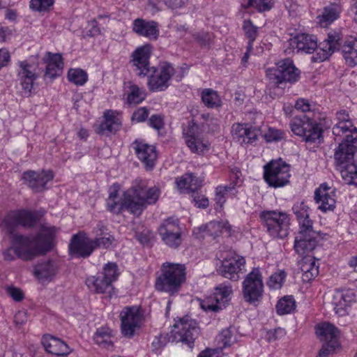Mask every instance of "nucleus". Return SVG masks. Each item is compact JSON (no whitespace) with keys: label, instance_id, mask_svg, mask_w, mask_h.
<instances>
[{"label":"nucleus","instance_id":"28","mask_svg":"<svg viewBox=\"0 0 357 357\" xmlns=\"http://www.w3.org/2000/svg\"><path fill=\"white\" fill-rule=\"evenodd\" d=\"M137 158L144 164L147 169H152L158 158L155 147L146 143L144 140L136 139L132 143Z\"/></svg>","mask_w":357,"mask_h":357},{"label":"nucleus","instance_id":"17","mask_svg":"<svg viewBox=\"0 0 357 357\" xmlns=\"http://www.w3.org/2000/svg\"><path fill=\"white\" fill-rule=\"evenodd\" d=\"M144 319L143 312L139 307L127 306L120 313L121 333L127 337H132L139 329Z\"/></svg>","mask_w":357,"mask_h":357},{"label":"nucleus","instance_id":"8","mask_svg":"<svg viewBox=\"0 0 357 357\" xmlns=\"http://www.w3.org/2000/svg\"><path fill=\"white\" fill-rule=\"evenodd\" d=\"M300 230L294 240V250L303 255L313 250L317 243V233L313 229V222L310 216L298 220Z\"/></svg>","mask_w":357,"mask_h":357},{"label":"nucleus","instance_id":"10","mask_svg":"<svg viewBox=\"0 0 357 357\" xmlns=\"http://www.w3.org/2000/svg\"><path fill=\"white\" fill-rule=\"evenodd\" d=\"M264 170V180L271 187L281 188L289 183L290 166L281 160H271Z\"/></svg>","mask_w":357,"mask_h":357},{"label":"nucleus","instance_id":"57","mask_svg":"<svg viewBox=\"0 0 357 357\" xmlns=\"http://www.w3.org/2000/svg\"><path fill=\"white\" fill-rule=\"evenodd\" d=\"M149 4L156 6L160 2H163L168 8L177 9L185 6L189 0H148Z\"/></svg>","mask_w":357,"mask_h":357},{"label":"nucleus","instance_id":"11","mask_svg":"<svg viewBox=\"0 0 357 357\" xmlns=\"http://www.w3.org/2000/svg\"><path fill=\"white\" fill-rule=\"evenodd\" d=\"M219 259L220 265L217 270L218 273L225 278L234 281L238 280L240 278L238 273L245 264V258L229 250L221 251Z\"/></svg>","mask_w":357,"mask_h":357},{"label":"nucleus","instance_id":"63","mask_svg":"<svg viewBox=\"0 0 357 357\" xmlns=\"http://www.w3.org/2000/svg\"><path fill=\"white\" fill-rule=\"evenodd\" d=\"M149 125L157 130H160L164 126L163 116L160 114L152 115L149 120Z\"/></svg>","mask_w":357,"mask_h":357},{"label":"nucleus","instance_id":"33","mask_svg":"<svg viewBox=\"0 0 357 357\" xmlns=\"http://www.w3.org/2000/svg\"><path fill=\"white\" fill-rule=\"evenodd\" d=\"M317 335L324 344H328L332 349H337L340 347L339 338L340 331L334 325L330 323H323L317 327Z\"/></svg>","mask_w":357,"mask_h":357},{"label":"nucleus","instance_id":"46","mask_svg":"<svg viewBox=\"0 0 357 357\" xmlns=\"http://www.w3.org/2000/svg\"><path fill=\"white\" fill-rule=\"evenodd\" d=\"M146 97V90L135 84L130 83L126 98L129 105H138Z\"/></svg>","mask_w":357,"mask_h":357},{"label":"nucleus","instance_id":"7","mask_svg":"<svg viewBox=\"0 0 357 357\" xmlns=\"http://www.w3.org/2000/svg\"><path fill=\"white\" fill-rule=\"evenodd\" d=\"M266 231L273 238H284L289 234L290 218L283 211H264L260 213Z\"/></svg>","mask_w":357,"mask_h":357},{"label":"nucleus","instance_id":"48","mask_svg":"<svg viewBox=\"0 0 357 357\" xmlns=\"http://www.w3.org/2000/svg\"><path fill=\"white\" fill-rule=\"evenodd\" d=\"M296 307V302L292 296H286L278 301L276 305V312L280 315L292 312Z\"/></svg>","mask_w":357,"mask_h":357},{"label":"nucleus","instance_id":"23","mask_svg":"<svg viewBox=\"0 0 357 357\" xmlns=\"http://www.w3.org/2000/svg\"><path fill=\"white\" fill-rule=\"evenodd\" d=\"M103 120L96 126L97 134L110 136L118 132L122 126V119L119 112L107 109L104 112Z\"/></svg>","mask_w":357,"mask_h":357},{"label":"nucleus","instance_id":"12","mask_svg":"<svg viewBox=\"0 0 357 357\" xmlns=\"http://www.w3.org/2000/svg\"><path fill=\"white\" fill-rule=\"evenodd\" d=\"M242 293L244 301L255 305L263 296L264 283L262 275L259 268H254L242 282Z\"/></svg>","mask_w":357,"mask_h":357},{"label":"nucleus","instance_id":"24","mask_svg":"<svg viewBox=\"0 0 357 357\" xmlns=\"http://www.w3.org/2000/svg\"><path fill=\"white\" fill-rule=\"evenodd\" d=\"M54 178L50 170H43L40 172L29 170L22 174V179L29 188L35 192H41L46 188V184Z\"/></svg>","mask_w":357,"mask_h":357},{"label":"nucleus","instance_id":"9","mask_svg":"<svg viewBox=\"0 0 357 357\" xmlns=\"http://www.w3.org/2000/svg\"><path fill=\"white\" fill-rule=\"evenodd\" d=\"M289 126L294 134L303 137L307 142H316L322 137V129L319 124L305 114L294 117Z\"/></svg>","mask_w":357,"mask_h":357},{"label":"nucleus","instance_id":"25","mask_svg":"<svg viewBox=\"0 0 357 357\" xmlns=\"http://www.w3.org/2000/svg\"><path fill=\"white\" fill-rule=\"evenodd\" d=\"M183 135L185 144L192 153L201 154L209 150L210 144L199 137L198 126L195 123H190L183 130Z\"/></svg>","mask_w":357,"mask_h":357},{"label":"nucleus","instance_id":"35","mask_svg":"<svg viewBox=\"0 0 357 357\" xmlns=\"http://www.w3.org/2000/svg\"><path fill=\"white\" fill-rule=\"evenodd\" d=\"M132 31L139 36L156 39L159 35L158 24L153 20L137 18L132 22Z\"/></svg>","mask_w":357,"mask_h":357},{"label":"nucleus","instance_id":"14","mask_svg":"<svg viewBox=\"0 0 357 357\" xmlns=\"http://www.w3.org/2000/svg\"><path fill=\"white\" fill-rule=\"evenodd\" d=\"M172 334L174 341L181 342L192 349L195 340L199 335V328L195 320L185 316L174 324Z\"/></svg>","mask_w":357,"mask_h":357},{"label":"nucleus","instance_id":"34","mask_svg":"<svg viewBox=\"0 0 357 357\" xmlns=\"http://www.w3.org/2000/svg\"><path fill=\"white\" fill-rule=\"evenodd\" d=\"M43 60L46 63V69L44 74L45 79H49L52 80L61 74L63 63L60 54L47 52Z\"/></svg>","mask_w":357,"mask_h":357},{"label":"nucleus","instance_id":"61","mask_svg":"<svg viewBox=\"0 0 357 357\" xmlns=\"http://www.w3.org/2000/svg\"><path fill=\"white\" fill-rule=\"evenodd\" d=\"M191 197L195 205L198 208H206L208 206L209 202L205 195L197 192L191 195Z\"/></svg>","mask_w":357,"mask_h":357},{"label":"nucleus","instance_id":"49","mask_svg":"<svg viewBox=\"0 0 357 357\" xmlns=\"http://www.w3.org/2000/svg\"><path fill=\"white\" fill-rule=\"evenodd\" d=\"M223 224L218 221H211L205 225L199 227V230L203 233V236H208L215 238L222 234Z\"/></svg>","mask_w":357,"mask_h":357},{"label":"nucleus","instance_id":"4","mask_svg":"<svg viewBox=\"0 0 357 357\" xmlns=\"http://www.w3.org/2000/svg\"><path fill=\"white\" fill-rule=\"evenodd\" d=\"M119 275L118 265L114 262H108L103 266L101 271L89 276L85 283L89 289L95 294H110L114 289L113 283L118 280Z\"/></svg>","mask_w":357,"mask_h":357},{"label":"nucleus","instance_id":"2","mask_svg":"<svg viewBox=\"0 0 357 357\" xmlns=\"http://www.w3.org/2000/svg\"><path fill=\"white\" fill-rule=\"evenodd\" d=\"M186 280L185 264L165 261L162 264L160 273L155 279V288L158 291L175 296L181 290Z\"/></svg>","mask_w":357,"mask_h":357},{"label":"nucleus","instance_id":"55","mask_svg":"<svg viewBox=\"0 0 357 357\" xmlns=\"http://www.w3.org/2000/svg\"><path fill=\"white\" fill-rule=\"evenodd\" d=\"M248 6L256 8L259 12L270 10L274 6L273 0H248Z\"/></svg>","mask_w":357,"mask_h":357},{"label":"nucleus","instance_id":"47","mask_svg":"<svg viewBox=\"0 0 357 357\" xmlns=\"http://www.w3.org/2000/svg\"><path fill=\"white\" fill-rule=\"evenodd\" d=\"M70 82L76 86H83L88 80L87 73L81 68H70L67 74Z\"/></svg>","mask_w":357,"mask_h":357},{"label":"nucleus","instance_id":"19","mask_svg":"<svg viewBox=\"0 0 357 357\" xmlns=\"http://www.w3.org/2000/svg\"><path fill=\"white\" fill-rule=\"evenodd\" d=\"M338 146L335 149L334 159L337 166H342L354 161V155L357 152V135L347 137H334Z\"/></svg>","mask_w":357,"mask_h":357},{"label":"nucleus","instance_id":"21","mask_svg":"<svg viewBox=\"0 0 357 357\" xmlns=\"http://www.w3.org/2000/svg\"><path fill=\"white\" fill-rule=\"evenodd\" d=\"M356 301L355 292L351 289H337L334 291L332 305L335 312L339 316H345Z\"/></svg>","mask_w":357,"mask_h":357},{"label":"nucleus","instance_id":"60","mask_svg":"<svg viewBox=\"0 0 357 357\" xmlns=\"http://www.w3.org/2000/svg\"><path fill=\"white\" fill-rule=\"evenodd\" d=\"M167 335L160 334L155 336L151 343L153 351L158 354L162 347H164L167 342Z\"/></svg>","mask_w":357,"mask_h":357},{"label":"nucleus","instance_id":"41","mask_svg":"<svg viewBox=\"0 0 357 357\" xmlns=\"http://www.w3.org/2000/svg\"><path fill=\"white\" fill-rule=\"evenodd\" d=\"M176 186L180 190H184L191 195L199 192L202 187V181L192 174H185L176 181Z\"/></svg>","mask_w":357,"mask_h":357},{"label":"nucleus","instance_id":"53","mask_svg":"<svg viewBox=\"0 0 357 357\" xmlns=\"http://www.w3.org/2000/svg\"><path fill=\"white\" fill-rule=\"evenodd\" d=\"M229 193L232 197V191L230 187L226 185H219L215 188V202L220 210H222L227 199L226 195Z\"/></svg>","mask_w":357,"mask_h":357},{"label":"nucleus","instance_id":"32","mask_svg":"<svg viewBox=\"0 0 357 357\" xmlns=\"http://www.w3.org/2000/svg\"><path fill=\"white\" fill-rule=\"evenodd\" d=\"M59 230V228L47 222H41L40 224L36 240L40 246L42 252L45 253L51 249L53 241Z\"/></svg>","mask_w":357,"mask_h":357},{"label":"nucleus","instance_id":"30","mask_svg":"<svg viewBox=\"0 0 357 357\" xmlns=\"http://www.w3.org/2000/svg\"><path fill=\"white\" fill-rule=\"evenodd\" d=\"M335 190L321 184L315 190L314 199L319 204V209L323 212L333 211L335 207Z\"/></svg>","mask_w":357,"mask_h":357},{"label":"nucleus","instance_id":"26","mask_svg":"<svg viewBox=\"0 0 357 357\" xmlns=\"http://www.w3.org/2000/svg\"><path fill=\"white\" fill-rule=\"evenodd\" d=\"M337 123L333 127L334 137H347L349 135H357V128L354 126L352 120L345 109H341L336 113Z\"/></svg>","mask_w":357,"mask_h":357},{"label":"nucleus","instance_id":"38","mask_svg":"<svg viewBox=\"0 0 357 357\" xmlns=\"http://www.w3.org/2000/svg\"><path fill=\"white\" fill-rule=\"evenodd\" d=\"M56 272L57 266L52 260L42 261L34 268L35 276L42 282L50 281L56 275Z\"/></svg>","mask_w":357,"mask_h":357},{"label":"nucleus","instance_id":"39","mask_svg":"<svg viewBox=\"0 0 357 357\" xmlns=\"http://www.w3.org/2000/svg\"><path fill=\"white\" fill-rule=\"evenodd\" d=\"M300 268L302 272V280L309 282L314 279L319 274V264L311 257H304L300 262Z\"/></svg>","mask_w":357,"mask_h":357},{"label":"nucleus","instance_id":"36","mask_svg":"<svg viewBox=\"0 0 357 357\" xmlns=\"http://www.w3.org/2000/svg\"><path fill=\"white\" fill-rule=\"evenodd\" d=\"M42 344L47 352L56 356H66L70 353V348L63 341L50 335L43 337Z\"/></svg>","mask_w":357,"mask_h":357},{"label":"nucleus","instance_id":"16","mask_svg":"<svg viewBox=\"0 0 357 357\" xmlns=\"http://www.w3.org/2000/svg\"><path fill=\"white\" fill-rule=\"evenodd\" d=\"M233 289L230 284H220L215 288L213 294L201 301V307L207 312H218L230 301Z\"/></svg>","mask_w":357,"mask_h":357},{"label":"nucleus","instance_id":"44","mask_svg":"<svg viewBox=\"0 0 357 357\" xmlns=\"http://www.w3.org/2000/svg\"><path fill=\"white\" fill-rule=\"evenodd\" d=\"M93 340L103 348L107 349L113 348L112 330L107 327L98 328L94 334Z\"/></svg>","mask_w":357,"mask_h":357},{"label":"nucleus","instance_id":"1","mask_svg":"<svg viewBox=\"0 0 357 357\" xmlns=\"http://www.w3.org/2000/svg\"><path fill=\"white\" fill-rule=\"evenodd\" d=\"M340 49L347 64L351 67L357 66V40L350 37L342 44L340 31H331L328 33L327 38L320 43L317 54L312 56V61L317 63L324 61Z\"/></svg>","mask_w":357,"mask_h":357},{"label":"nucleus","instance_id":"62","mask_svg":"<svg viewBox=\"0 0 357 357\" xmlns=\"http://www.w3.org/2000/svg\"><path fill=\"white\" fill-rule=\"evenodd\" d=\"M149 112L146 107L138 108L132 115L131 120L137 123L143 122L148 118Z\"/></svg>","mask_w":357,"mask_h":357},{"label":"nucleus","instance_id":"5","mask_svg":"<svg viewBox=\"0 0 357 357\" xmlns=\"http://www.w3.org/2000/svg\"><path fill=\"white\" fill-rule=\"evenodd\" d=\"M45 211H30L26 209L13 211L8 213L1 222V227L7 234H11L16 227L22 225L26 228H32L40 222Z\"/></svg>","mask_w":357,"mask_h":357},{"label":"nucleus","instance_id":"37","mask_svg":"<svg viewBox=\"0 0 357 357\" xmlns=\"http://www.w3.org/2000/svg\"><path fill=\"white\" fill-rule=\"evenodd\" d=\"M132 206L131 196L128 190L124 192L121 199H107V208L109 211L114 214H119L124 210L128 211L134 215V212L130 207Z\"/></svg>","mask_w":357,"mask_h":357},{"label":"nucleus","instance_id":"40","mask_svg":"<svg viewBox=\"0 0 357 357\" xmlns=\"http://www.w3.org/2000/svg\"><path fill=\"white\" fill-rule=\"evenodd\" d=\"M93 231L96 236L93 240L94 248L107 249L112 244L114 238L107 232V228L102 222H98Z\"/></svg>","mask_w":357,"mask_h":357},{"label":"nucleus","instance_id":"27","mask_svg":"<svg viewBox=\"0 0 357 357\" xmlns=\"http://www.w3.org/2000/svg\"><path fill=\"white\" fill-rule=\"evenodd\" d=\"M231 133L234 139L241 145L253 144L258 139L259 130L248 123H235Z\"/></svg>","mask_w":357,"mask_h":357},{"label":"nucleus","instance_id":"51","mask_svg":"<svg viewBox=\"0 0 357 357\" xmlns=\"http://www.w3.org/2000/svg\"><path fill=\"white\" fill-rule=\"evenodd\" d=\"M243 29L246 37L249 39L248 50H252V43L258 36V27L253 24L251 20H245L243 24Z\"/></svg>","mask_w":357,"mask_h":357},{"label":"nucleus","instance_id":"13","mask_svg":"<svg viewBox=\"0 0 357 357\" xmlns=\"http://www.w3.org/2000/svg\"><path fill=\"white\" fill-rule=\"evenodd\" d=\"M11 244L15 255L24 261L31 260L39 254H44L36 240L30 236L13 234Z\"/></svg>","mask_w":357,"mask_h":357},{"label":"nucleus","instance_id":"50","mask_svg":"<svg viewBox=\"0 0 357 357\" xmlns=\"http://www.w3.org/2000/svg\"><path fill=\"white\" fill-rule=\"evenodd\" d=\"M230 180V183L229 185H226V186L231 188V190L232 191V197H236L238 193V191L236 189L241 187L243 183L241 172L238 168L234 167L231 169Z\"/></svg>","mask_w":357,"mask_h":357},{"label":"nucleus","instance_id":"29","mask_svg":"<svg viewBox=\"0 0 357 357\" xmlns=\"http://www.w3.org/2000/svg\"><path fill=\"white\" fill-rule=\"evenodd\" d=\"M94 249L93 240L79 234L73 236L69 245L70 253L78 257H88Z\"/></svg>","mask_w":357,"mask_h":357},{"label":"nucleus","instance_id":"18","mask_svg":"<svg viewBox=\"0 0 357 357\" xmlns=\"http://www.w3.org/2000/svg\"><path fill=\"white\" fill-rule=\"evenodd\" d=\"M158 233L162 242L172 249L178 248L183 241L178 218L171 217L164 220L158 228Z\"/></svg>","mask_w":357,"mask_h":357},{"label":"nucleus","instance_id":"56","mask_svg":"<svg viewBox=\"0 0 357 357\" xmlns=\"http://www.w3.org/2000/svg\"><path fill=\"white\" fill-rule=\"evenodd\" d=\"M292 211L296 216L297 220L310 216V208L305 202H296L292 207Z\"/></svg>","mask_w":357,"mask_h":357},{"label":"nucleus","instance_id":"45","mask_svg":"<svg viewBox=\"0 0 357 357\" xmlns=\"http://www.w3.org/2000/svg\"><path fill=\"white\" fill-rule=\"evenodd\" d=\"M203 103L208 108L217 109L222 106V100L217 91L211 89H204L201 93Z\"/></svg>","mask_w":357,"mask_h":357},{"label":"nucleus","instance_id":"15","mask_svg":"<svg viewBox=\"0 0 357 357\" xmlns=\"http://www.w3.org/2000/svg\"><path fill=\"white\" fill-rule=\"evenodd\" d=\"M174 74V68L164 63L158 68L151 67L148 74L147 86L151 91H163L170 85V80Z\"/></svg>","mask_w":357,"mask_h":357},{"label":"nucleus","instance_id":"59","mask_svg":"<svg viewBox=\"0 0 357 357\" xmlns=\"http://www.w3.org/2000/svg\"><path fill=\"white\" fill-rule=\"evenodd\" d=\"M284 137V132L275 128H269L264 135V138L268 142H278Z\"/></svg>","mask_w":357,"mask_h":357},{"label":"nucleus","instance_id":"31","mask_svg":"<svg viewBox=\"0 0 357 357\" xmlns=\"http://www.w3.org/2000/svg\"><path fill=\"white\" fill-rule=\"evenodd\" d=\"M289 45L296 50L297 52L311 54L314 50L318 51L317 37L307 33H300L289 40ZM317 52H316L317 53Z\"/></svg>","mask_w":357,"mask_h":357},{"label":"nucleus","instance_id":"22","mask_svg":"<svg viewBox=\"0 0 357 357\" xmlns=\"http://www.w3.org/2000/svg\"><path fill=\"white\" fill-rule=\"evenodd\" d=\"M152 47L150 45H145L137 47L131 55L130 63L134 67V71L139 77H144L150 72V56Z\"/></svg>","mask_w":357,"mask_h":357},{"label":"nucleus","instance_id":"6","mask_svg":"<svg viewBox=\"0 0 357 357\" xmlns=\"http://www.w3.org/2000/svg\"><path fill=\"white\" fill-rule=\"evenodd\" d=\"M269 84L283 88L286 83H294L298 80L300 71L293 61L286 59L278 61L276 67L268 68L266 71Z\"/></svg>","mask_w":357,"mask_h":357},{"label":"nucleus","instance_id":"3","mask_svg":"<svg viewBox=\"0 0 357 357\" xmlns=\"http://www.w3.org/2000/svg\"><path fill=\"white\" fill-rule=\"evenodd\" d=\"M128 191L131 196L132 204L130 208L137 216L141 215L147 205L155 204L160 195L158 187H149L148 182L142 179H135Z\"/></svg>","mask_w":357,"mask_h":357},{"label":"nucleus","instance_id":"42","mask_svg":"<svg viewBox=\"0 0 357 357\" xmlns=\"http://www.w3.org/2000/svg\"><path fill=\"white\" fill-rule=\"evenodd\" d=\"M341 12L340 6L337 3H331L325 7L321 15L317 17L318 22L321 26H326L336 20Z\"/></svg>","mask_w":357,"mask_h":357},{"label":"nucleus","instance_id":"20","mask_svg":"<svg viewBox=\"0 0 357 357\" xmlns=\"http://www.w3.org/2000/svg\"><path fill=\"white\" fill-rule=\"evenodd\" d=\"M39 75L35 65L29 63L27 61L19 62L17 77L24 96H31L34 82L38 78Z\"/></svg>","mask_w":357,"mask_h":357},{"label":"nucleus","instance_id":"58","mask_svg":"<svg viewBox=\"0 0 357 357\" xmlns=\"http://www.w3.org/2000/svg\"><path fill=\"white\" fill-rule=\"evenodd\" d=\"M54 3V0H31L30 8L36 11H46Z\"/></svg>","mask_w":357,"mask_h":357},{"label":"nucleus","instance_id":"54","mask_svg":"<svg viewBox=\"0 0 357 357\" xmlns=\"http://www.w3.org/2000/svg\"><path fill=\"white\" fill-rule=\"evenodd\" d=\"M286 276L287 274L284 271L275 273L270 276L267 285L271 289H280L282 286Z\"/></svg>","mask_w":357,"mask_h":357},{"label":"nucleus","instance_id":"64","mask_svg":"<svg viewBox=\"0 0 357 357\" xmlns=\"http://www.w3.org/2000/svg\"><path fill=\"white\" fill-rule=\"evenodd\" d=\"M295 108L303 112H307L312 109V105L307 100L301 98L296 102Z\"/></svg>","mask_w":357,"mask_h":357},{"label":"nucleus","instance_id":"43","mask_svg":"<svg viewBox=\"0 0 357 357\" xmlns=\"http://www.w3.org/2000/svg\"><path fill=\"white\" fill-rule=\"evenodd\" d=\"M337 167L345 183L357 185V164L355 162Z\"/></svg>","mask_w":357,"mask_h":357},{"label":"nucleus","instance_id":"52","mask_svg":"<svg viewBox=\"0 0 357 357\" xmlns=\"http://www.w3.org/2000/svg\"><path fill=\"white\" fill-rule=\"evenodd\" d=\"M219 347L221 349L231 346L235 342L236 338L233 334V331L230 328L222 330L217 337Z\"/></svg>","mask_w":357,"mask_h":357}]
</instances>
